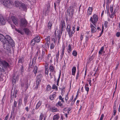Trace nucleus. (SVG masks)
I'll list each match as a JSON object with an SVG mask.
<instances>
[{
    "instance_id": "nucleus-1",
    "label": "nucleus",
    "mask_w": 120,
    "mask_h": 120,
    "mask_svg": "<svg viewBox=\"0 0 120 120\" xmlns=\"http://www.w3.org/2000/svg\"><path fill=\"white\" fill-rule=\"evenodd\" d=\"M1 3L7 8H10L13 4L12 0H1Z\"/></svg>"
},
{
    "instance_id": "nucleus-2",
    "label": "nucleus",
    "mask_w": 120,
    "mask_h": 120,
    "mask_svg": "<svg viewBox=\"0 0 120 120\" xmlns=\"http://www.w3.org/2000/svg\"><path fill=\"white\" fill-rule=\"evenodd\" d=\"M5 39L6 40L5 46H7V44H9L11 46L14 45V42L13 40L10 37L9 35H6L5 37Z\"/></svg>"
},
{
    "instance_id": "nucleus-3",
    "label": "nucleus",
    "mask_w": 120,
    "mask_h": 120,
    "mask_svg": "<svg viewBox=\"0 0 120 120\" xmlns=\"http://www.w3.org/2000/svg\"><path fill=\"white\" fill-rule=\"evenodd\" d=\"M27 21L24 18H22L20 19V25L21 27H26L27 24Z\"/></svg>"
},
{
    "instance_id": "nucleus-4",
    "label": "nucleus",
    "mask_w": 120,
    "mask_h": 120,
    "mask_svg": "<svg viewBox=\"0 0 120 120\" xmlns=\"http://www.w3.org/2000/svg\"><path fill=\"white\" fill-rule=\"evenodd\" d=\"M98 17L97 15L96 14L94 15L92 17H91L90 19V21L93 24L95 25L98 21Z\"/></svg>"
},
{
    "instance_id": "nucleus-5",
    "label": "nucleus",
    "mask_w": 120,
    "mask_h": 120,
    "mask_svg": "<svg viewBox=\"0 0 120 120\" xmlns=\"http://www.w3.org/2000/svg\"><path fill=\"white\" fill-rule=\"evenodd\" d=\"M75 8V7L74 6H71L68 9L67 13L69 15L70 14V11H71V15H73L74 11V9Z\"/></svg>"
},
{
    "instance_id": "nucleus-6",
    "label": "nucleus",
    "mask_w": 120,
    "mask_h": 120,
    "mask_svg": "<svg viewBox=\"0 0 120 120\" xmlns=\"http://www.w3.org/2000/svg\"><path fill=\"white\" fill-rule=\"evenodd\" d=\"M50 36H48L45 38V40L47 42L46 43L47 45L46 44L45 45V49H46L49 48V45L50 43Z\"/></svg>"
},
{
    "instance_id": "nucleus-7",
    "label": "nucleus",
    "mask_w": 120,
    "mask_h": 120,
    "mask_svg": "<svg viewBox=\"0 0 120 120\" xmlns=\"http://www.w3.org/2000/svg\"><path fill=\"white\" fill-rule=\"evenodd\" d=\"M0 40L4 44V46H5V44H6V40L5 37L2 34H0Z\"/></svg>"
},
{
    "instance_id": "nucleus-8",
    "label": "nucleus",
    "mask_w": 120,
    "mask_h": 120,
    "mask_svg": "<svg viewBox=\"0 0 120 120\" xmlns=\"http://www.w3.org/2000/svg\"><path fill=\"white\" fill-rule=\"evenodd\" d=\"M11 19L14 24L16 26L18 25V19L14 16H12L11 17Z\"/></svg>"
},
{
    "instance_id": "nucleus-9",
    "label": "nucleus",
    "mask_w": 120,
    "mask_h": 120,
    "mask_svg": "<svg viewBox=\"0 0 120 120\" xmlns=\"http://www.w3.org/2000/svg\"><path fill=\"white\" fill-rule=\"evenodd\" d=\"M95 25H92L91 24L90 25V27L91 28V32L94 33L96 31V29L95 26Z\"/></svg>"
},
{
    "instance_id": "nucleus-10",
    "label": "nucleus",
    "mask_w": 120,
    "mask_h": 120,
    "mask_svg": "<svg viewBox=\"0 0 120 120\" xmlns=\"http://www.w3.org/2000/svg\"><path fill=\"white\" fill-rule=\"evenodd\" d=\"M19 8L20 10L26 11V6L24 4L22 3L20 5Z\"/></svg>"
},
{
    "instance_id": "nucleus-11",
    "label": "nucleus",
    "mask_w": 120,
    "mask_h": 120,
    "mask_svg": "<svg viewBox=\"0 0 120 120\" xmlns=\"http://www.w3.org/2000/svg\"><path fill=\"white\" fill-rule=\"evenodd\" d=\"M45 55V52L43 51H42V54L40 56H39L38 59L39 60L41 61L42 60L44 56Z\"/></svg>"
},
{
    "instance_id": "nucleus-12",
    "label": "nucleus",
    "mask_w": 120,
    "mask_h": 120,
    "mask_svg": "<svg viewBox=\"0 0 120 120\" xmlns=\"http://www.w3.org/2000/svg\"><path fill=\"white\" fill-rule=\"evenodd\" d=\"M41 81V79H37L36 82V85L35 87V88L36 89L38 88V87L39 86V84Z\"/></svg>"
},
{
    "instance_id": "nucleus-13",
    "label": "nucleus",
    "mask_w": 120,
    "mask_h": 120,
    "mask_svg": "<svg viewBox=\"0 0 120 120\" xmlns=\"http://www.w3.org/2000/svg\"><path fill=\"white\" fill-rule=\"evenodd\" d=\"M93 9L92 8L89 7L87 10V15H90L91 14Z\"/></svg>"
},
{
    "instance_id": "nucleus-14",
    "label": "nucleus",
    "mask_w": 120,
    "mask_h": 120,
    "mask_svg": "<svg viewBox=\"0 0 120 120\" xmlns=\"http://www.w3.org/2000/svg\"><path fill=\"white\" fill-rule=\"evenodd\" d=\"M33 40L36 42H38L40 41V38L39 36H37L35 37V38Z\"/></svg>"
},
{
    "instance_id": "nucleus-15",
    "label": "nucleus",
    "mask_w": 120,
    "mask_h": 120,
    "mask_svg": "<svg viewBox=\"0 0 120 120\" xmlns=\"http://www.w3.org/2000/svg\"><path fill=\"white\" fill-rule=\"evenodd\" d=\"M60 116L59 114H56L53 116V120H58L60 118Z\"/></svg>"
},
{
    "instance_id": "nucleus-16",
    "label": "nucleus",
    "mask_w": 120,
    "mask_h": 120,
    "mask_svg": "<svg viewBox=\"0 0 120 120\" xmlns=\"http://www.w3.org/2000/svg\"><path fill=\"white\" fill-rule=\"evenodd\" d=\"M75 25L74 26H73L72 27V31H71V30H70L69 34L70 36L71 35H72V34H73L75 32Z\"/></svg>"
},
{
    "instance_id": "nucleus-17",
    "label": "nucleus",
    "mask_w": 120,
    "mask_h": 120,
    "mask_svg": "<svg viewBox=\"0 0 120 120\" xmlns=\"http://www.w3.org/2000/svg\"><path fill=\"white\" fill-rule=\"evenodd\" d=\"M15 6L16 7H19V8L20 6L21 5V4L20 3L19 1H16L15 2Z\"/></svg>"
},
{
    "instance_id": "nucleus-18",
    "label": "nucleus",
    "mask_w": 120,
    "mask_h": 120,
    "mask_svg": "<svg viewBox=\"0 0 120 120\" xmlns=\"http://www.w3.org/2000/svg\"><path fill=\"white\" fill-rule=\"evenodd\" d=\"M50 7L49 5H48L47 6V8L45 13V15H46V14H48L49 13L50 10Z\"/></svg>"
},
{
    "instance_id": "nucleus-19",
    "label": "nucleus",
    "mask_w": 120,
    "mask_h": 120,
    "mask_svg": "<svg viewBox=\"0 0 120 120\" xmlns=\"http://www.w3.org/2000/svg\"><path fill=\"white\" fill-rule=\"evenodd\" d=\"M18 78H19V76H17V78H16L15 77H14L13 78V79L12 80V82L13 83V84H15V83L16 81L17 80H18Z\"/></svg>"
},
{
    "instance_id": "nucleus-20",
    "label": "nucleus",
    "mask_w": 120,
    "mask_h": 120,
    "mask_svg": "<svg viewBox=\"0 0 120 120\" xmlns=\"http://www.w3.org/2000/svg\"><path fill=\"white\" fill-rule=\"evenodd\" d=\"M76 71V68L75 67H73L72 70V75H75Z\"/></svg>"
},
{
    "instance_id": "nucleus-21",
    "label": "nucleus",
    "mask_w": 120,
    "mask_h": 120,
    "mask_svg": "<svg viewBox=\"0 0 120 120\" xmlns=\"http://www.w3.org/2000/svg\"><path fill=\"white\" fill-rule=\"evenodd\" d=\"M41 101H39L36 105L35 109H38L41 105Z\"/></svg>"
},
{
    "instance_id": "nucleus-22",
    "label": "nucleus",
    "mask_w": 120,
    "mask_h": 120,
    "mask_svg": "<svg viewBox=\"0 0 120 120\" xmlns=\"http://www.w3.org/2000/svg\"><path fill=\"white\" fill-rule=\"evenodd\" d=\"M104 47L103 46L101 48L99 52V54H101L102 52H104V53L105 52L104 51Z\"/></svg>"
},
{
    "instance_id": "nucleus-23",
    "label": "nucleus",
    "mask_w": 120,
    "mask_h": 120,
    "mask_svg": "<svg viewBox=\"0 0 120 120\" xmlns=\"http://www.w3.org/2000/svg\"><path fill=\"white\" fill-rule=\"evenodd\" d=\"M72 50L71 45L69 44L68 46V49H67L68 52L70 53Z\"/></svg>"
},
{
    "instance_id": "nucleus-24",
    "label": "nucleus",
    "mask_w": 120,
    "mask_h": 120,
    "mask_svg": "<svg viewBox=\"0 0 120 120\" xmlns=\"http://www.w3.org/2000/svg\"><path fill=\"white\" fill-rule=\"evenodd\" d=\"M47 59L48 60H49L51 62H52V59L50 54H48Z\"/></svg>"
},
{
    "instance_id": "nucleus-25",
    "label": "nucleus",
    "mask_w": 120,
    "mask_h": 120,
    "mask_svg": "<svg viewBox=\"0 0 120 120\" xmlns=\"http://www.w3.org/2000/svg\"><path fill=\"white\" fill-rule=\"evenodd\" d=\"M56 105L57 106H60L62 108H63L64 106L62 105V104L61 103L60 101H59L56 104Z\"/></svg>"
},
{
    "instance_id": "nucleus-26",
    "label": "nucleus",
    "mask_w": 120,
    "mask_h": 120,
    "mask_svg": "<svg viewBox=\"0 0 120 120\" xmlns=\"http://www.w3.org/2000/svg\"><path fill=\"white\" fill-rule=\"evenodd\" d=\"M56 95L55 94L52 95L50 96L49 98L51 100H53L54 99V97Z\"/></svg>"
},
{
    "instance_id": "nucleus-27",
    "label": "nucleus",
    "mask_w": 120,
    "mask_h": 120,
    "mask_svg": "<svg viewBox=\"0 0 120 120\" xmlns=\"http://www.w3.org/2000/svg\"><path fill=\"white\" fill-rule=\"evenodd\" d=\"M1 64L2 65H5L6 66H7L8 65V63L6 62L5 61H4L3 62H1V63H0V64Z\"/></svg>"
},
{
    "instance_id": "nucleus-28",
    "label": "nucleus",
    "mask_w": 120,
    "mask_h": 120,
    "mask_svg": "<svg viewBox=\"0 0 120 120\" xmlns=\"http://www.w3.org/2000/svg\"><path fill=\"white\" fill-rule=\"evenodd\" d=\"M24 30L25 33L27 34H28L30 33V31L27 28L24 29Z\"/></svg>"
},
{
    "instance_id": "nucleus-29",
    "label": "nucleus",
    "mask_w": 120,
    "mask_h": 120,
    "mask_svg": "<svg viewBox=\"0 0 120 120\" xmlns=\"http://www.w3.org/2000/svg\"><path fill=\"white\" fill-rule=\"evenodd\" d=\"M70 25L68 24L67 26V30L68 33L69 34L70 30Z\"/></svg>"
},
{
    "instance_id": "nucleus-30",
    "label": "nucleus",
    "mask_w": 120,
    "mask_h": 120,
    "mask_svg": "<svg viewBox=\"0 0 120 120\" xmlns=\"http://www.w3.org/2000/svg\"><path fill=\"white\" fill-rule=\"evenodd\" d=\"M65 46L64 45H63L62 46V54L63 55L64 54L65 50Z\"/></svg>"
},
{
    "instance_id": "nucleus-31",
    "label": "nucleus",
    "mask_w": 120,
    "mask_h": 120,
    "mask_svg": "<svg viewBox=\"0 0 120 120\" xmlns=\"http://www.w3.org/2000/svg\"><path fill=\"white\" fill-rule=\"evenodd\" d=\"M52 26V23L50 22H49L48 24V27L49 29H50L51 28Z\"/></svg>"
},
{
    "instance_id": "nucleus-32",
    "label": "nucleus",
    "mask_w": 120,
    "mask_h": 120,
    "mask_svg": "<svg viewBox=\"0 0 120 120\" xmlns=\"http://www.w3.org/2000/svg\"><path fill=\"white\" fill-rule=\"evenodd\" d=\"M51 89V86L49 85H48L46 87V90L47 91H49Z\"/></svg>"
},
{
    "instance_id": "nucleus-33",
    "label": "nucleus",
    "mask_w": 120,
    "mask_h": 120,
    "mask_svg": "<svg viewBox=\"0 0 120 120\" xmlns=\"http://www.w3.org/2000/svg\"><path fill=\"white\" fill-rule=\"evenodd\" d=\"M61 25L62 28H63L65 26V22L64 21L61 22Z\"/></svg>"
},
{
    "instance_id": "nucleus-34",
    "label": "nucleus",
    "mask_w": 120,
    "mask_h": 120,
    "mask_svg": "<svg viewBox=\"0 0 120 120\" xmlns=\"http://www.w3.org/2000/svg\"><path fill=\"white\" fill-rule=\"evenodd\" d=\"M52 89H55L56 90H57V87L55 84H53L52 86Z\"/></svg>"
},
{
    "instance_id": "nucleus-35",
    "label": "nucleus",
    "mask_w": 120,
    "mask_h": 120,
    "mask_svg": "<svg viewBox=\"0 0 120 120\" xmlns=\"http://www.w3.org/2000/svg\"><path fill=\"white\" fill-rule=\"evenodd\" d=\"M49 70L51 72H52L53 71L54 68L52 66H50L49 68Z\"/></svg>"
},
{
    "instance_id": "nucleus-36",
    "label": "nucleus",
    "mask_w": 120,
    "mask_h": 120,
    "mask_svg": "<svg viewBox=\"0 0 120 120\" xmlns=\"http://www.w3.org/2000/svg\"><path fill=\"white\" fill-rule=\"evenodd\" d=\"M58 111V109L55 108H53L52 109V111L53 112H55Z\"/></svg>"
},
{
    "instance_id": "nucleus-37",
    "label": "nucleus",
    "mask_w": 120,
    "mask_h": 120,
    "mask_svg": "<svg viewBox=\"0 0 120 120\" xmlns=\"http://www.w3.org/2000/svg\"><path fill=\"white\" fill-rule=\"evenodd\" d=\"M54 43H52L50 45V48L51 49H52L54 48L55 46Z\"/></svg>"
},
{
    "instance_id": "nucleus-38",
    "label": "nucleus",
    "mask_w": 120,
    "mask_h": 120,
    "mask_svg": "<svg viewBox=\"0 0 120 120\" xmlns=\"http://www.w3.org/2000/svg\"><path fill=\"white\" fill-rule=\"evenodd\" d=\"M46 67L45 68V73L46 75H47L48 73V67L46 66Z\"/></svg>"
},
{
    "instance_id": "nucleus-39",
    "label": "nucleus",
    "mask_w": 120,
    "mask_h": 120,
    "mask_svg": "<svg viewBox=\"0 0 120 120\" xmlns=\"http://www.w3.org/2000/svg\"><path fill=\"white\" fill-rule=\"evenodd\" d=\"M59 55V51H58V52L57 53V54H56V60L57 61H58V60Z\"/></svg>"
},
{
    "instance_id": "nucleus-40",
    "label": "nucleus",
    "mask_w": 120,
    "mask_h": 120,
    "mask_svg": "<svg viewBox=\"0 0 120 120\" xmlns=\"http://www.w3.org/2000/svg\"><path fill=\"white\" fill-rule=\"evenodd\" d=\"M44 115L42 113H41L40 116V120H42L43 117H44Z\"/></svg>"
},
{
    "instance_id": "nucleus-41",
    "label": "nucleus",
    "mask_w": 120,
    "mask_h": 120,
    "mask_svg": "<svg viewBox=\"0 0 120 120\" xmlns=\"http://www.w3.org/2000/svg\"><path fill=\"white\" fill-rule=\"evenodd\" d=\"M38 69L37 68V67H35L34 70V72L35 74H36L37 72V71Z\"/></svg>"
},
{
    "instance_id": "nucleus-42",
    "label": "nucleus",
    "mask_w": 120,
    "mask_h": 120,
    "mask_svg": "<svg viewBox=\"0 0 120 120\" xmlns=\"http://www.w3.org/2000/svg\"><path fill=\"white\" fill-rule=\"evenodd\" d=\"M35 42L34 41V40L33 39L31 41V45L32 46H34V45Z\"/></svg>"
},
{
    "instance_id": "nucleus-43",
    "label": "nucleus",
    "mask_w": 120,
    "mask_h": 120,
    "mask_svg": "<svg viewBox=\"0 0 120 120\" xmlns=\"http://www.w3.org/2000/svg\"><path fill=\"white\" fill-rule=\"evenodd\" d=\"M42 75L41 74H40L38 75L37 77V79H40L42 77Z\"/></svg>"
},
{
    "instance_id": "nucleus-44",
    "label": "nucleus",
    "mask_w": 120,
    "mask_h": 120,
    "mask_svg": "<svg viewBox=\"0 0 120 120\" xmlns=\"http://www.w3.org/2000/svg\"><path fill=\"white\" fill-rule=\"evenodd\" d=\"M77 53L75 51H73L72 52V54L74 56H77Z\"/></svg>"
},
{
    "instance_id": "nucleus-45",
    "label": "nucleus",
    "mask_w": 120,
    "mask_h": 120,
    "mask_svg": "<svg viewBox=\"0 0 120 120\" xmlns=\"http://www.w3.org/2000/svg\"><path fill=\"white\" fill-rule=\"evenodd\" d=\"M59 99L62 102H64V101L63 100V98L61 96H59Z\"/></svg>"
},
{
    "instance_id": "nucleus-46",
    "label": "nucleus",
    "mask_w": 120,
    "mask_h": 120,
    "mask_svg": "<svg viewBox=\"0 0 120 120\" xmlns=\"http://www.w3.org/2000/svg\"><path fill=\"white\" fill-rule=\"evenodd\" d=\"M110 10L111 13H112L113 11V7L112 6H111L110 7Z\"/></svg>"
},
{
    "instance_id": "nucleus-47",
    "label": "nucleus",
    "mask_w": 120,
    "mask_h": 120,
    "mask_svg": "<svg viewBox=\"0 0 120 120\" xmlns=\"http://www.w3.org/2000/svg\"><path fill=\"white\" fill-rule=\"evenodd\" d=\"M19 105H21L22 103V99H19Z\"/></svg>"
},
{
    "instance_id": "nucleus-48",
    "label": "nucleus",
    "mask_w": 120,
    "mask_h": 120,
    "mask_svg": "<svg viewBox=\"0 0 120 120\" xmlns=\"http://www.w3.org/2000/svg\"><path fill=\"white\" fill-rule=\"evenodd\" d=\"M104 115L103 114H102L100 119V120H102L103 119V118L104 117Z\"/></svg>"
},
{
    "instance_id": "nucleus-49",
    "label": "nucleus",
    "mask_w": 120,
    "mask_h": 120,
    "mask_svg": "<svg viewBox=\"0 0 120 120\" xmlns=\"http://www.w3.org/2000/svg\"><path fill=\"white\" fill-rule=\"evenodd\" d=\"M108 22H105L104 23L105 26L106 27H107V26Z\"/></svg>"
},
{
    "instance_id": "nucleus-50",
    "label": "nucleus",
    "mask_w": 120,
    "mask_h": 120,
    "mask_svg": "<svg viewBox=\"0 0 120 120\" xmlns=\"http://www.w3.org/2000/svg\"><path fill=\"white\" fill-rule=\"evenodd\" d=\"M85 88L86 90L87 91V93L88 92L89 90V88L88 87H85Z\"/></svg>"
},
{
    "instance_id": "nucleus-51",
    "label": "nucleus",
    "mask_w": 120,
    "mask_h": 120,
    "mask_svg": "<svg viewBox=\"0 0 120 120\" xmlns=\"http://www.w3.org/2000/svg\"><path fill=\"white\" fill-rule=\"evenodd\" d=\"M116 36L117 37H119L120 36V32H117L116 34Z\"/></svg>"
},
{
    "instance_id": "nucleus-52",
    "label": "nucleus",
    "mask_w": 120,
    "mask_h": 120,
    "mask_svg": "<svg viewBox=\"0 0 120 120\" xmlns=\"http://www.w3.org/2000/svg\"><path fill=\"white\" fill-rule=\"evenodd\" d=\"M68 95H67L65 97V99L66 101V102H67V101L68 99Z\"/></svg>"
},
{
    "instance_id": "nucleus-53",
    "label": "nucleus",
    "mask_w": 120,
    "mask_h": 120,
    "mask_svg": "<svg viewBox=\"0 0 120 120\" xmlns=\"http://www.w3.org/2000/svg\"><path fill=\"white\" fill-rule=\"evenodd\" d=\"M15 30L16 31H18L19 33H20L21 34H23V33L21 32L19 30H17V29H15Z\"/></svg>"
},
{
    "instance_id": "nucleus-54",
    "label": "nucleus",
    "mask_w": 120,
    "mask_h": 120,
    "mask_svg": "<svg viewBox=\"0 0 120 120\" xmlns=\"http://www.w3.org/2000/svg\"><path fill=\"white\" fill-rule=\"evenodd\" d=\"M0 22H1V24L3 25H4L5 24V21L4 20V21L3 22H2L1 20H0Z\"/></svg>"
},
{
    "instance_id": "nucleus-55",
    "label": "nucleus",
    "mask_w": 120,
    "mask_h": 120,
    "mask_svg": "<svg viewBox=\"0 0 120 120\" xmlns=\"http://www.w3.org/2000/svg\"><path fill=\"white\" fill-rule=\"evenodd\" d=\"M88 82L90 84V86H91V80L90 79L89 80H88Z\"/></svg>"
},
{
    "instance_id": "nucleus-56",
    "label": "nucleus",
    "mask_w": 120,
    "mask_h": 120,
    "mask_svg": "<svg viewBox=\"0 0 120 120\" xmlns=\"http://www.w3.org/2000/svg\"><path fill=\"white\" fill-rule=\"evenodd\" d=\"M114 14H112L110 15V17L111 18H113L114 17Z\"/></svg>"
},
{
    "instance_id": "nucleus-57",
    "label": "nucleus",
    "mask_w": 120,
    "mask_h": 120,
    "mask_svg": "<svg viewBox=\"0 0 120 120\" xmlns=\"http://www.w3.org/2000/svg\"><path fill=\"white\" fill-rule=\"evenodd\" d=\"M17 104V102L16 101H15L14 105V106L15 107H16V105Z\"/></svg>"
},
{
    "instance_id": "nucleus-58",
    "label": "nucleus",
    "mask_w": 120,
    "mask_h": 120,
    "mask_svg": "<svg viewBox=\"0 0 120 120\" xmlns=\"http://www.w3.org/2000/svg\"><path fill=\"white\" fill-rule=\"evenodd\" d=\"M79 77V72H78L77 73V74L76 77V79H78Z\"/></svg>"
},
{
    "instance_id": "nucleus-59",
    "label": "nucleus",
    "mask_w": 120,
    "mask_h": 120,
    "mask_svg": "<svg viewBox=\"0 0 120 120\" xmlns=\"http://www.w3.org/2000/svg\"><path fill=\"white\" fill-rule=\"evenodd\" d=\"M116 113V111L115 110H113V115H115Z\"/></svg>"
},
{
    "instance_id": "nucleus-60",
    "label": "nucleus",
    "mask_w": 120,
    "mask_h": 120,
    "mask_svg": "<svg viewBox=\"0 0 120 120\" xmlns=\"http://www.w3.org/2000/svg\"><path fill=\"white\" fill-rule=\"evenodd\" d=\"M118 119V116H116L115 118H114V119L113 120H117Z\"/></svg>"
},
{
    "instance_id": "nucleus-61",
    "label": "nucleus",
    "mask_w": 120,
    "mask_h": 120,
    "mask_svg": "<svg viewBox=\"0 0 120 120\" xmlns=\"http://www.w3.org/2000/svg\"><path fill=\"white\" fill-rule=\"evenodd\" d=\"M73 98V96H72V97H71V98H70V100H69L70 101L68 102V103L70 102L72 100V99Z\"/></svg>"
},
{
    "instance_id": "nucleus-62",
    "label": "nucleus",
    "mask_w": 120,
    "mask_h": 120,
    "mask_svg": "<svg viewBox=\"0 0 120 120\" xmlns=\"http://www.w3.org/2000/svg\"><path fill=\"white\" fill-rule=\"evenodd\" d=\"M79 26H77V31H79Z\"/></svg>"
},
{
    "instance_id": "nucleus-63",
    "label": "nucleus",
    "mask_w": 120,
    "mask_h": 120,
    "mask_svg": "<svg viewBox=\"0 0 120 120\" xmlns=\"http://www.w3.org/2000/svg\"><path fill=\"white\" fill-rule=\"evenodd\" d=\"M83 38V37L82 35H81L80 37V39L81 41H82Z\"/></svg>"
},
{
    "instance_id": "nucleus-64",
    "label": "nucleus",
    "mask_w": 120,
    "mask_h": 120,
    "mask_svg": "<svg viewBox=\"0 0 120 120\" xmlns=\"http://www.w3.org/2000/svg\"><path fill=\"white\" fill-rule=\"evenodd\" d=\"M8 116L7 115L6 117L5 118V119H4V120H7V119L8 118Z\"/></svg>"
}]
</instances>
